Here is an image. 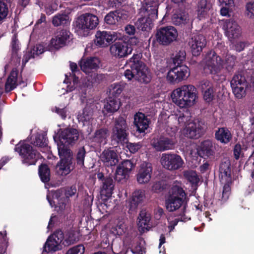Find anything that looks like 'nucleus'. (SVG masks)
Returning a JSON list of instances; mask_svg holds the SVG:
<instances>
[{
    "mask_svg": "<svg viewBox=\"0 0 254 254\" xmlns=\"http://www.w3.org/2000/svg\"><path fill=\"white\" fill-rule=\"evenodd\" d=\"M71 33L66 30H57L50 41V46L59 49L66 45L71 39Z\"/></svg>",
    "mask_w": 254,
    "mask_h": 254,
    "instance_id": "17",
    "label": "nucleus"
},
{
    "mask_svg": "<svg viewBox=\"0 0 254 254\" xmlns=\"http://www.w3.org/2000/svg\"><path fill=\"white\" fill-rule=\"evenodd\" d=\"M203 133V129L198 121H192L187 124L183 130L185 136L190 138H198Z\"/></svg>",
    "mask_w": 254,
    "mask_h": 254,
    "instance_id": "23",
    "label": "nucleus"
},
{
    "mask_svg": "<svg viewBox=\"0 0 254 254\" xmlns=\"http://www.w3.org/2000/svg\"><path fill=\"white\" fill-rule=\"evenodd\" d=\"M120 33L114 31H98L95 34L94 43L97 46L107 47L114 41L121 38Z\"/></svg>",
    "mask_w": 254,
    "mask_h": 254,
    "instance_id": "14",
    "label": "nucleus"
},
{
    "mask_svg": "<svg viewBox=\"0 0 254 254\" xmlns=\"http://www.w3.org/2000/svg\"><path fill=\"white\" fill-rule=\"evenodd\" d=\"M160 0H143L139 9V17L135 22L137 28L142 31H148L153 26L152 20L158 18Z\"/></svg>",
    "mask_w": 254,
    "mask_h": 254,
    "instance_id": "3",
    "label": "nucleus"
},
{
    "mask_svg": "<svg viewBox=\"0 0 254 254\" xmlns=\"http://www.w3.org/2000/svg\"><path fill=\"white\" fill-rule=\"evenodd\" d=\"M188 18L187 14L181 11L179 9H175L173 11L171 19L172 23L176 25H180L187 22Z\"/></svg>",
    "mask_w": 254,
    "mask_h": 254,
    "instance_id": "38",
    "label": "nucleus"
},
{
    "mask_svg": "<svg viewBox=\"0 0 254 254\" xmlns=\"http://www.w3.org/2000/svg\"><path fill=\"white\" fill-rule=\"evenodd\" d=\"M79 137L77 129L68 127L60 129L57 134L54 136L55 141L57 142L58 153L60 157V162L57 165L58 172L62 175H66L71 171L72 152L65 144H72L75 143Z\"/></svg>",
    "mask_w": 254,
    "mask_h": 254,
    "instance_id": "1",
    "label": "nucleus"
},
{
    "mask_svg": "<svg viewBox=\"0 0 254 254\" xmlns=\"http://www.w3.org/2000/svg\"><path fill=\"white\" fill-rule=\"evenodd\" d=\"M184 177L191 184L192 187H197L200 182V178L195 171H185L183 173Z\"/></svg>",
    "mask_w": 254,
    "mask_h": 254,
    "instance_id": "42",
    "label": "nucleus"
},
{
    "mask_svg": "<svg viewBox=\"0 0 254 254\" xmlns=\"http://www.w3.org/2000/svg\"><path fill=\"white\" fill-rule=\"evenodd\" d=\"M127 18L125 12L116 10L109 12L104 18L105 22L110 25H117L119 23L122 22Z\"/></svg>",
    "mask_w": 254,
    "mask_h": 254,
    "instance_id": "26",
    "label": "nucleus"
},
{
    "mask_svg": "<svg viewBox=\"0 0 254 254\" xmlns=\"http://www.w3.org/2000/svg\"><path fill=\"white\" fill-rule=\"evenodd\" d=\"M206 45V40L205 37L199 34H192L189 41L190 51L194 56L200 55Z\"/></svg>",
    "mask_w": 254,
    "mask_h": 254,
    "instance_id": "19",
    "label": "nucleus"
},
{
    "mask_svg": "<svg viewBox=\"0 0 254 254\" xmlns=\"http://www.w3.org/2000/svg\"><path fill=\"white\" fill-rule=\"evenodd\" d=\"M246 15L251 19L254 18V2L248 3L246 5Z\"/></svg>",
    "mask_w": 254,
    "mask_h": 254,
    "instance_id": "55",
    "label": "nucleus"
},
{
    "mask_svg": "<svg viewBox=\"0 0 254 254\" xmlns=\"http://www.w3.org/2000/svg\"><path fill=\"white\" fill-rule=\"evenodd\" d=\"M109 135V131L107 128L98 129L94 133L92 138V142H94L95 145L97 146L105 145L107 143V137Z\"/></svg>",
    "mask_w": 254,
    "mask_h": 254,
    "instance_id": "32",
    "label": "nucleus"
},
{
    "mask_svg": "<svg viewBox=\"0 0 254 254\" xmlns=\"http://www.w3.org/2000/svg\"><path fill=\"white\" fill-rule=\"evenodd\" d=\"M201 89L203 92V99L207 102H211L214 96V91L210 82L203 81L201 84Z\"/></svg>",
    "mask_w": 254,
    "mask_h": 254,
    "instance_id": "34",
    "label": "nucleus"
},
{
    "mask_svg": "<svg viewBox=\"0 0 254 254\" xmlns=\"http://www.w3.org/2000/svg\"><path fill=\"white\" fill-rule=\"evenodd\" d=\"M186 53L185 50L177 51L173 55L172 60L174 64L179 65L186 60Z\"/></svg>",
    "mask_w": 254,
    "mask_h": 254,
    "instance_id": "47",
    "label": "nucleus"
},
{
    "mask_svg": "<svg viewBox=\"0 0 254 254\" xmlns=\"http://www.w3.org/2000/svg\"><path fill=\"white\" fill-rule=\"evenodd\" d=\"M212 143L210 140H206L202 142L197 148L198 154L202 157L209 156L213 154Z\"/></svg>",
    "mask_w": 254,
    "mask_h": 254,
    "instance_id": "33",
    "label": "nucleus"
},
{
    "mask_svg": "<svg viewBox=\"0 0 254 254\" xmlns=\"http://www.w3.org/2000/svg\"><path fill=\"white\" fill-rule=\"evenodd\" d=\"M57 5L56 3H49L45 6V11L48 15L52 14L57 10Z\"/></svg>",
    "mask_w": 254,
    "mask_h": 254,
    "instance_id": "59",
    "label": "nucleus"
},
{
    "mask_svg": "<svg viewBox=\"0 0 254 254\" xmlns=\"http://www.w3.org/2000/svg\"><path fill=\"white\" fill-rule=\"evenodd\" d=\"M69 17L65 12L58 13L55 15L52 19L53 24L56 27L64 25L69 23Z\"/></svg>",
    "mask_w": 254,
    "mask_h": 254,
    "instance_id": "40",
    "label": "nucleus"
},
{
    "mask_svg": "<svg viewBox=\"0 0 254 254\" xmlns=\"http://www.w3.org/2000/svg\"><path fill=\"white\" fill-rule=\"evenodd\" d=\"M242 147L241 145L237 144L235 145L233 152L234 155L236 159L238 160L241 156L242 154Z\"/></svg>",
    "mask_w": 254,
    "mask_h": 254,
    "instance_id": "61",
    "label": "nucleus"
},
{
    "mask_svg": "<svg viewBox=\"0 0 254 254\" xmlns=\"http://www.w3.org/2000/svg\"><path fill=\"white\" fill-rule=\"evenodd\" d=\"M18 85H22L23 87L26 86V83L22 79L21 75H19L17 68H13L5 82V92H8L13 90Z\"/></svg>",
    "mask_w": 254,
    "mask_h": 254,
    "instance_id": "20",
    "label": "nucleus"
},
{
    "mask_svg": "<svg viewBox=\"0 0 254 254\" xmlns=\"http://www.w3.org/2000/svg\"><path fill=\"white\" fill-rule=\"evenodd\" d=\"M113 180L111 178H106L103 182L102 189L101 190V194L102 196H105L109 198L112 196L114 190Z\"/></svg>",
    "mask_w": 254,
    "mask_h": 254,
    "instance_id": "37",
    "label": "nucleus"
},
{
    "mask_svg": "<svg viewBox=\"0 0 254 254\" xmlns=\"http://www.w3.org/2000/svg\"><path fill=\"white\" fill-rule=\"evenodd\" d=\"M33 143L34 145L44 147L48 145V139L45 135L38 134L35 137V140Z\"/></svg>",
    "mask_w": 254,
    "mask_h": 254,
    "instance_id": "48",
    "label": "nucleus"
},
{
    "mask_svg": "<svg viewBox=\"0 0 254 254\" xmlns=\"http://www.w3.org/2000/svg\"><path fill=\"white\" fill-rule=\"evenodd\" d=\"M212 4L207 0H200L198 3L197 18L199 20L207 18L211 11Z\"/></svg>",
    "mask_w": 254,
    "mask_h": 254,
    "instance_id": "28",
    "label": "nucleus"
},
{
    "mask_svg": "<svg viewBox=\"0 0 254 254\" xmlns=\"http://www.w3.org/2000/svg\"><path fill=\"white\" fill-rule=\"evenodd\" d=\"M145 198V193L143 190H135L132 194L131 199L129 204V211H136L138 205L142 203Z\"/></svg>",
    "mask_w": 254,
    "mask_h": 254,
    "instance_id": "29",
    "label": "nucleus"
},
{
    "mask_svg": "<svg viewBox=\"0 0 254 254\" xmlns=\"http://www.w3.org/2000/svg\"><path fill=\"white\" fill-rule=\"evenodd\" d=\"M163 189V183L161 181L155 183L152 186L153 190L156 192H160Z\"/></svg>",
    "mask_w": 254,
    "mask_h": 254,
    "instance_id": "62",
    "label": "nucleus"
},
{
    "mask_svg": "<svg viewBox=\"0 0 254 254\" xmlns=\"http://www.w3.org/2000/svg\"><path fill=\"white\" fill-rule=\"evenodd\" d=\"M178 31L173 26H169L160 28L156 34L157 41L163 45H168L176 40Z\"/></svg>",
    "mask_w": 254,
    "mask_h": 254,
    "instance_id": "13",
    "label": "nucleus"
},
{
    "mask_svg": "<svg viewBox=\"0 0 254 254\" xmlns=\"http://www.w3.org/2000/svg\"><path fill=\"white\" fill-rule=\"evenodd\" d=\"M141 53L134 54L127 62L130 68L135 71V79L140 82L149 83L151 76L148 68L145 64L140 61Z\"/></svg>",
    "mask_w": 254,
    "mask_h": 254,
    "instance_id": "6",
    "label": "nucleus"
},
{
    "mask_svg": "<svg viewBox=\"0 0 254 254\" xmlns=\"http://www.w3.org/2000/svg\"><path fill=\"white\" fill-rule=\"evenodd\" d=\"M135 71L132 70L131 68L130 69H127L125 71L124 75L128 80H131L133 78H135Z\"/></svg>",
    "mask_w": 254,
    "mask_h": 254,
    "instance_id": "60",
    "label": "nucleus"
},
{
    "mask_svg": "<svg viewBox=\"0 0 254 254\" xmlns=\"http://www.w3.org/2000/svg\"><path fill=\"white\" fill-rule=\"evenodd\" d=\"M81 69L86 74L94 72L99 68L100 60L96 57L82 59L79 63Z\"/></svg>",
    "mask_w": 254,
    "mask_h": 254,
    "instance_id": "24",
    "label": "nucleus"
},
{
    "mask_svg": "<svg viewBox=\"0 0 254 254\" xmlns=\"http://www.w3.org/2000/svg\"><path fill=\"white\" fill-rule=\"evenodd\" d=\"M151 220L150 214L146 213L145 211H140L138 217L137 225L139 231L144 233L148 230L149 228V222Z\"/></svg>",
    "mask_w": 254,
    "mask_h": 254,
    "instance_id": "31",
    "label": "nucleus"
},
{
    "mask_svg": "<svg viewBox=\"0 0 254 254\" xmlns=\"http://www.w3.org/2000/svg\"><path fill=\"white\" fill-rule=\"evenodd\" d=\"M85 248L82 245H79L69 249L66 254H83Z\"/></svg>",
    "mask_w": 254,
    "mask_h": 254,
    "instance_id": "54",
    "label": "nucleus"
},
{
    "mask_svg": "<svg viewBox=\"0 0 254 254\" xmlns=\"http://www.w3.org/2000/svg\"><path fill=\"white\" fill-rule=\"evenodd\" d=\"M39 175L43 182L47 183L50 181V171L47 165L42 164L39 166Z\"/></svg>",
    "mask_w": 254,
    "mask_h": 254,
    "instance_id": "45",
    "label": "nucleus"
},
{
    "mask_svg": "<svg viewBox=\"0 0 254 254\" xmlns=\"http://www.w3.org/2000/svg\"><path fill=\"white\" fill-rule=\"evenodd\" d=\"M171 98L172 102L180 108H190L195 105L197 102V90L193 85H183L172 92Z\"/></svg>",
    "mask_w": 254,
    "mask_h": 254,
    "instance_id": "2",
    "label": "nucleus"
},
{
    "mask_svg": "<svg viewBox=\"0 0 254 254\" xmlns=\"http://www.w3.org/2000/svg\"><path fill=\"white\" fill-rule=\"evenodd\" d=\"M121 106V103L117 99L109 97L105 104L104 109L107 113H114L117 111Z\"/></svg>",
    "mask_w": 254,
    "mask_h": 254,
    "instance_id": "39",
    "label": "nucleus"
},
{
    "mask_svg": "<svg viewBox=\"0 0 254 254\" xmlns=\"http://www.w3.org/2000/svg\"><path fill=\"white\" fill-rule=\"evenodd\" d=\"M99 24L98 17L92 13H83L75 19L74 25L78 34L84 36L94 29Z\"/></svg>",
    "mask_w": 254,
    "mask_h": 254,
    "instance_id": "7",
    "label": "nucleus"
},
{
    "mask_svg": "<svg viewBox=\"0 0 254 254\" xmlns=\"http://www.w3.org/2000/svg\"><path fill=\"white\" fill-rule=\"evenodd\" d=\"M51 239H53L54 241L57 242V244H61L62 243L64 239V236L63 232L60 230L56 231L51 236Z\"/></svg>",
    "mask_w": 254,
    "mask_h": 254,
    "instance_id": "56",
    "label": "nucleus"
},
{
    "mask_svg": "<svg viewBox=\"0 0 254 254\" xmlns=\"http://www.w3.org/2000/svg\"><path fill=\"white\" fill-rule=\"evenodd\" d=\"M10 0H0V22L5 19L8 13V7L7 3Z\"/></svg>",
    "mask_w": 254,
    "mask_h": 254,
    "instance_id": "46",
    "label": "nucleus"
},
{
    "mask_svg": "<svg viewBox=\"0 0 254 254\" xmlns=\"http://www.w3.org/2000/svg\"><path fill=\"white\" fill-rule=\"evenodd\" d=\"M45 51V46L43 44H37L34 46L30 52V56L35 58V56H38L44 52Z\"/></svg>",
    "mask_w": 254,
    "mask_h": 254,
    "instance_id": "53",
    "label": "nucleus"
},
{
    "mask_svg": "<svg viewBox=\"0 0 254 254\" xmlns=\"http://www.w3.org/2000/svg\"><path fill=\"white\" fill-rule=\"evenodd\" d=\"M61 245L57 244L53 239H51L50 236L47 240L44 246V250L48 253H53L61 249Z\"/></svg>",
    "mask_w": 254,
    "mask_h": 254,
    "instance_id": "44",
    "label": "nucleus"
},
{
    "mask_svg": "<svg viewBox=\"0 0 254 254\" xmlns=\"http://www.w3.org/2000/svg\"><path fill=\"white\" fill-rule=\"evenodd\" d=\"M204 70L212 74L218 73L223 68V61L212 50L209 51L202 61Z\"/></svg>",
    "mask_w": 254,
    "mask_h": 254,
    "instance_id": "10",
    "label": "nucleus"
},
{
    "mask_svg": "<svg viewBox=\"0 0 254 254\" xmlns=\"http://www.w3.org/2000/svg\"><path fill=\"white\" fill-rule=\"evenodd\" d=\"M231 163L228 159L223 161L219 168V178L222 185H223L222 200H227L230 194V185L232 184V177L230 169Z\"/></svg>",
    "mask_w": 254,
    "mask_h": 254,
    "instance_id": "8",
    "label": "nucleus"
},
{
    "mask_svg": "<svg viewBox=\"0 0 254 254\" xmlns=\"http://www.w3.org/2000/svg\"><path fill=\"white\" fill-rule=\"evenodd\" d=\"M181 182L176 181L169 190L165 198V207L169 212L178 210L183 205L186 194L181 187Z\"/></svg>",
    "mask_w": 254,
    "mask_h": 254,
    "instance_id": "4",
    "label": "nucleus"
},
{
    "mask_svg": "<svg viewBox=\"0 0 254 254\" xmlns=\"http://www.w3.org/2000/svg\"><path fill=\"white\" fill-rule=\"evenodd\" d=\"M133 124L137 131L144 133L149 127L150 120L144 114L138 112L134 116Z\"/></svg>",
    "mask_w": 254,
    "mask_h": 254,
    "instance_id": "27",
    "label": "nucleus"
},
{
    "mask_svg": "<svg viewBox=\"0 0 254 254\" xmlns=\"http://www.w3.org/2000/svg\"><path fill=\"white\" fill-rule=\"evenodd\" d=\"M14 150L22 158V163L27 166L35 165L41 158V155L25 141H20L16 145Z\"/></svg>",
    "mask_w": 254,
    "mask_h": 254,
    "instance_id": "9",
    "label": "nucleus"
},
{
    "mask_svg": "<svg viewBox=\"0 0 254 254\" xmlns=\"http://www.w3.org/2000/svg\"><path fill=\"white\" fill-rule=\"evenodd\" d=\"M236 57L234 56L227 55L225 59V67L228 71H231L235 65Z\"/></svg>",
    "mask_w": 254,
    "mask_h": 254,
    "instance_id": "51",
    "label": "nucleus"
},
{
    "mask_svg": "<svg viewBox=\"0 0 254 254\" xmlns=\"http://www.w3.org/2000/svg\"><path fill=\"white\" fill-rule=\"evenodd\" d=\"M134 167L132 162L126 160L120 164L116 170L115 179L118 182L127 179L132 168Z\"/></svg>",
    "mask_w": 254,
    "mask_h": 254,
    "instance_id": "21",
    "label": "nucleus"
},
{
    "mask_svg": "<svg viewBox=\"0 0 254 254\" xmlns=\"http://www.w3.org/2000/svg\"><path fill=\"white\" fill-rule=\"evenodd\" d=\"M190 75V71L188 67L182 65L171 69L168 72L167 79L171 83H178L186 80Z\"/></svg>",
    "mask_w": 254,
    "mask_h": 254,
    "instance_id": "15",
    "label": "nucleus"
},
{
    "mask_svg": "<svg viewBox=\"0 0 254 254\" xmlns=\"http://www.w3.org/2000/svg\"><path fill=\"white\" fill-rule=\"evenodd\" d=\"M222 27L226 36L229 40L233 43L239 38L242 33L241 28L238 23L232 19L222 20Z\"/></svg>",
    "mask_w": 254,
    "mask_h": 254,
    "instance_id": "16",
    "label": "nucleus"
},
{
    "mask_svg": "<svg viewBox=\"0 0 254 254\" xmlns=\"http://www.w3.org/2000/svg\"><path fill=\"white\" fill-rule=\"evenodd\" d=\"M125 30L127 34L129 35H133L135 33V28L133 25H127L126 26Z\"/></svg>",
    "mask_w": 254,
    "mask_h": 254,
    "instance_id": "64",
    "label": "nucleus"
},
{
    "mask_svg": "<svg viewBox=\"0 0 254 254\" xmlns=\"http://www.w3.org/2000/svg\"><path fill=\"white\" fill-rule=\"evenodd\" d=\"M111 54L114 57L121 59L130 55L132 49L129 44L124 41H118L112 44L110 48Z\"/></svg>",
    "mask_w": 254,
    "mask_h": 254,
    "instance_id": "18",
    "label": "nucleus"
},
{
    "mask_svg": "<svg viewBox=\"0 0 254 254\" xmlns=\"http://www.w3.org/2000/svg\"><path fill=\"white\" fill-rule=\"evenodd\" d=\"M10 46L12 52V61H15L16 65H19L20 58L18 56V51L20 49V44L17 35L15 34L12 37Z\"/></svg>",
    "mask_w": 254,
    "mask_h": 254,
    "instance_id": "36",
    "label": "nucleus"
},
{
    "mask_svg": "<svg viewBox=\"0 0 254 254\" xmlns=\"http://www.w3.org/2000/svg\"><path fill=\"white\" fill-rule=\"evenodd\" d=\"M160 163L164 169L174 171L182 169L184 166V161L182 157L178 154L167 153L162 154Z\"/></svg>",
    "mask_w": 254,
    "mask_h": 254,
    "instance_id": "11",
    "label": "nucleus"
},
{
    "mask_svg": "<svg viewBox=\"0 0 254 254\" xmlns=\"http://www.w3.org/2000/svg\"><path fill=\"white\" fill-rule=\"evenodd\" d=\"M116 232L115 233L118 235H122L126 229L125 224V219L122 218L117 220L116 226L115 227Z\"/></svg>",
    "mask_w": 254,
    "mask_h": 254,
    "instance_id": "49",
    "label": "nucleus"
},
{
    "mask_svg": "<svg viewBox=\"0 0 254 254\" xmlns=\"http://www.w3.org/2000/svg\"><path fill=\"white\" fill-rule=\"evenodd\" d=\"M231 86L232 88H234L236 87L248 88L249 84L245 76L241 74H236L233 76L231 81Z\"/></svg>",
    "mask_w": 254,
    "mask_h": 254,
    "instance_id": "41",
    "label": "nucleus"
},
{
    "mask_svg": "<svg viewBox=\"0 0 254 254\" xmlns=\"http://www.w3.org/2000/svg\"><path fill=\"white\" fill-rule=\"evenodd\" d=\"M100 159L107 167L114 166L119 161L116 152L111 148L105 149L100 154Z\"/></svg>",
    "mask_w": 254,
    "mask_h": 254,
    "instance_id": "25",
    "label": "nucleus"
},
{
    "mask_svg": "<svg viewBox=\"0 0 254 254\" xmlns=\"http://www.w3.org/2000/svg\"><path fill=\"white\" fill-rule=\"evenodd\" d=\"M53 111H55L56 113L59 114L63 119H65L66 118V113L67 111L65 107L63 108H60L55 107V108L53 109Z\"/></svg>",
    "mask_w": 254,
    "mask_h": 254,
    "instance_id": "58",
    "label": "nucleus"
},
{
    "mask_svg": "<svg viewBox=\"0 0 254 254\" xmlns=\"http://www.w3.org/2000/svg\"><path fill=\"white\" fill-rule=\"evenodd\" d=\"M141 145L139 143H128L127 145V147L132 153H134L137 152L141 148Z\"/></svg>",
    "mask_w": 254,
    "mask_h": 254,
    "instance_id": "57",
    "label": "nucleus"
},
{
    "mask_svg": "<svg viewBox=\"0 0 254 254\" xmlns=\"http://www.w3.org/2000/svg\"><path fill=\"white\" fill-rule=\"evenodd\" d=\"M178 127H168L166 134L152 140L151 145L157 151L163 152L174 149L176 143V134Z\"/></svg>",
    "mask_w": 254,
    "mask_h": 254,
    "instance_id": "5",
    "label": "nucleus"
},
{
    "mask_svg": "<svg viewBox=\"0 0 254 254\" xmlns=\"http://www.w3.org/2000/svg\"><path fill=\"white\" fill-rule=\"evenodd\" d=\"M93 105L87 106L84 108L82 112L79 113L77 115V119L79 122L83 123V125L89 123L92 120Z\"/></svg>",
    "mask_w": 254,
    "mask_h": 254,
    "instance_id": "35",
    "label": "nucleus"
},
{
    "mask_svg": "<svg viewBox=\"0 0 254 254\" xmlns=\"http://www.w3.org/2000/svg\"><path fill=\"white\" fill-rule=\"evenodd\" d=\"M128 126L125 118L120 116L115 121V126L113 128V138L118 143H127L128 136Z\"/></svg>",
    "mask_w": 254,
    "mask_h": 254,
    "instance_id": "12",
    "label": "nucleus"
},
{
    "mask_svg": "<svg viewBox=\"0 0 254 254\" xmlns=\"http://www.w3.org/2000/svg\"><path fill=\"white\" fill-rule=\"evenodd\" d=\"M235 97L239 99L244 98L247 95V91L248 88L238 87L232 88Z\"/></svg>",
    "mask_w": 254,
    "mask_h": 254,
    "instance_id": "50",
    "label": "nucleus"
},
{
    "mask_svg": "<svg viewBox=\"0 0 254 254\" xmlns=\"http://www.w3.org/2000/svg\"><path fill=\"white\" fill-rule=\"evenodd\" d=\"M86 151L83 147H80L78 149L76 154V162L78 165L82 167L84 165V158Z\"/></svg>",
    "mask_w": 254,
    "mask_h": 254,
    "instance_id": "52",
    "label": "nucleus"
},
{
    "mask_svg": "<svg viewBox=\"0 0 254 254\" xmlns=\"http://www.w3.org/2000/svg\"><path fill=\"white\" fill-rule=\"evenodd\" d=\"M215 138L221 143L227 144L232 139V134L229 129L225 127H220L215 133Z\"/></svg>",
    "mask_w": 254,
    "mask_h": 254,
    "instance_id": "30",
    "label": "nucleus"
},
{
    "mask_svg": "<svg viewBox=\"0 0 254 254\" xmlns=\"http://www.w3.org/2000/svg\"><path fill=\"white\" fill-rule=\"evenodd\" d=\"M170 120H174L177 122V124L179 126L175 125L173 127L176 126L178 128L179 127H184L186 125V123L190 120L189 116L185 115L183 113H181V112H179L178 114L172 115L170 117ZM169 127H171L170 126Z\"/></svg>",
    "mask_w": 254,
    "mask_h": 254,
    "instance_id": "43",
    "label": "nucleus"
},
{
    "mask_svg": "<svg viewBox=\"0 0 254 254\" xmlns=\"http://www.w3.org/2000/svg\"><path fill=\"white\" fill-rule=\"evenodd\" d=\"M168 221L169 222L168 228L169 232H171L174 230L175 227L178 224L179 220L178 219H175L174 220L171 221L170 218H169L168 219Z\"/></svg>",
    "mask_w": 254,
    "mask_h": 254,
    "instance_id": "63",
    "label": "nucleus"
},
{
    "mask_svg": "<svg viewBox=\"0 0 254 254\" xmlns=\"http://www.w3.org/2000/svg\"><path fill=\"white\" fill-rule=\"evenodd\" d=\"M152 167L150 163L143 162L139 166L136 175V180L140 184L148 183L151 179Z\"/></svg>",
    "mask_w": 254,
    "mask_h": 254,
    "instance_id": "22",
    "label": "nucleus"
}]
</instances>
